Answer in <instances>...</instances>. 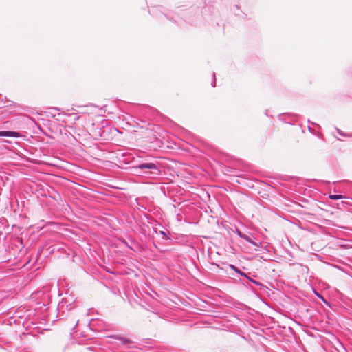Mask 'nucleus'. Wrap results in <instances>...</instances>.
I'll return each mask as SVG.
<instances>
[{
	"label": "nucleus",
	"instance_id": "nucleus-2",
	"mask_svg": "<svg viewBox=\"0 0 352 352\" xmlns=\"http://www.w3.org/2000/svg\"><path fill=\"white\" fill-rule=\"evenodd\" d=\"M76 306V298L74 296L69 295L62 298V300L58 305V309L59 311L63 312L65 309L69 311Z\"/></svg>",
	"mask_w": 352,
	"mask_h": 352
},
{
	"label": "nucleus",
	"instance_id": "nucleus-8",
	"mask_svg": "<svg viewBox=\"0 0 352 352\" xmlns=\"http://www.w3.org/2000/svg\"><path fill=\"white\" fill-rule=\"evenodd\" d=\"M154 231H155V233L158 234L157 230H155ZM159 234L162 236L163 239L170 240V233L169 232L167 234L165 231L160 230L159 232Z\"/></svg>",
	"mask_w": 352,
	"mask_h": 352
},
{
	"label": "nucleus",
	"instance_id": "nucleus-5",
	"mask_svg": "<svg viewBox=\"0 0 352 352\" xmlns=\"http://www.w3.org/2000/svg\"><path fill=\"white\" fill-rule=\"evenodd\" d=\"M122 243H124V245L128 247L129 249H131V250L134 251V252H138V251H140V245L136 243L135 241H134L133 240H131V244H128V243L123 240L122 241Z\"/></svg>",
	"mask_w": 352,
	"mask_h": 352
},
{
	"label": "nucleus",
	"instance_id": "nucleus-16",
	"mask_svg": "<svg viewBox=\"0 0 352 352\" xmlns=\"http://www.w3.org/2000/svg\"><path fill=\"white\" fill-rule=\"evenodd\" d=\"M240 276H243V277H245V278H248V276H249V275H248V274H246V273H245V272H242L241 273H240Z\"/></svg>",
	"mask_w": 352,
	"mask_h": 352
},
{
	"label": "nucleus",
	"instance_id": "nucleus-4",
	"mask_svg": "<svg viewBox=\"0 0 352 352\" xmlns=\"http://www.w3.org/2000/svg\"><path fill=\"white\" fill-rule=\"evenodd\" d=\"M253 237V236H250L246 234H243V235L241 236V239L255 246V250H258L261 243L254 241L252 239Z\"/></svg>",
	"mask_w": 352,
	"mask_h": 352
},
{
	"label": "nucleus",
	"instance_id": "nucleus-12",
	"mask_svg": "<svg viewBox=\"0 0 352 352\" xmlns=\"http://www.w3.org/2000/svg\"><path fill=\"white\" fill-rule=\"evenodd\" d=\"M164 15L166 16V17L168 20H170V21H173V19H174V16H170V14H164Z\"/></svg>",
	"mask_w": 352,
	"mask_h": 352
},
{
	"label": "nucleus",
	"instance_id": "nucleus-10",
	"mask_svg": "<svg viewBox=\"0 0 352 352\" xmlns=\"http://www.w3.org/2000/svg\"><path fill=\"white\" fill-rule=\"evenodd\" d=\"M329 198L333 200H338L343 198L342 195H330Z\"/></svg>",
	"mask_w": 352,
	"mask_h": 352
},
{
	"label": "nucleus",
	"instance_id": "nucleus-11",
	"mask_svg": "<svg viewBox=\"0 0 352 352\" xmlns=\"http://www.w3.org/2000/svg\"><path fill=\"white\" fill-rule=\"evenodd\" d=\"M118 340L120 341V343L122 344H123V345L129 344V343L131 342V341L129 339L126 338L119 337Z\"/></svg>",
	"mask_w": 352,
	"mask_h": 352
},
{
	"label": "nucleus",
	"instance_id": "nucleus-18",
	"mask_svg": "<svg viewBox=\"0 0 352 352\" xmlns=\"http://www.w3.org/2000/svg\"><path fill=\"white\" fill-rule=\"evenodd\" d=\"M78 324V321L76 322L75 326L74 327V329L76 327V326Z\"/></svg>",
	"mask_w": 352,
	"mask_h": 352
},
{
	"label": "nucleus",
	"instance_id": "nucleus-7",
	"mask_svg": "<svg viewBox=\"0 0 352 352\" xmlns=\"http://www.w3.org/2000/svg\"><path fill=\"white\" fill-rule=\"evenodd\" d=\"M247 279L252 282V283H254V285L258 286L261 289H263L266 287L263 283L252 278L250 276H248V278H247Z\"/></svg>",
	"mask_w": 352,
	"mask_h": 352
},
{
	"label": "nucleus",
	"instance_id": "nucleus-9",
	"mask_svg": "<svg viewBox=\"0 0 352 352\" xmlns=\"http://www.w3.org/2000/svg\"><path fill=\"white\" fill-rule=\"evenodd\" d=\"M229 267L230 269L234 270L236 273H237L239 275H240V273L242 272V271L240 269H239L236 266H235L234 265L230 264Z\"/></svg>",
	"mask_w": 352,
	"mask_h": 352
},
{
	"label": "nucleus",
	"instance_id": "nucleus-1",
	"mask_svg": "<svg viewBox=\"0 0 352 352\" xmlns=\"http://www.w3.org/2000/svg\"><path fill=\"white\" fill-rule=\"evenodd\" d=\"M134 168L142 170L143 173H149L155 176L160 175L161 173L157 164L151 162H140L134 166Z\"/></svg>",
	"mask_w": 352,
	"mask_h": 352
},
{
	"label": "nucleus",
	"instance_id": "nucleus-13",
	"mask_svg": "<svg viewBox=\"0 0 352 352\" xmlns=\"http://www.w3.org/2000/svg\"><path fill=\"white\" fill-rule=\"evenodd\" d=\"M316 294L317 296H318L319 298L322 299V301H324V302H327L326 300L324 299V298L321 294H318V293H317V292H316Z\"/></svg>",
	"mask_w": 352,
	"mask_h": 352
},
{
	"label": "nucleus",
	"instance_id": "nucleus-3",
	"mask_svg": "<svg viewBox=\"0 0 352 352\" xmlns=\"http://www.w3.org/2000/svg\"><path fill=\"white\" fill-rule=\"evenodd\" d=\"M89 327L90 329L94 331L101 332L103 331H107L109 328V324L101 320L92 319L90 321Z\"/></svg>",
	"mask_w": 352,
	"mask_h": 352
},
{
	"label": "nucleus",
	"instance_id": "nucleus-14",
	"mask_svg": "<svg viewBox=\"0 0 352 352\" xmlns=\"http://www.w3.org/2000/svg\"><path fill=\"white\" fill-rule=\"evenodd\" d=\"M236 233L237 235L241 239V236L243 235L244 233L241 232L239 230L236 229Z\"/></svg>",
	"mask_w": 352,
	"mask_h": 352
},
{
	"label": "nucleus",
	"instance_id": "nucleus-17",
	"mask_svg": "<svg viewBox=\"0 0 352 352\" xmlns=\"http://www.w3.org/2000/svg\"><path fill=\"white\" fill-rule=\"evenodd\" d=\"M337 131H338V133H339L340 135H342V136H344V133H342L340 129H337Z\"/></svg>",
	"mask_w": 352,
	"mask_h": 352
},
{
	"label": "nucleus",
	"instance_id": "nucleus-15",
	"mask_svg": "<svg viewBox=\"0 0 352 352\" xmlns=\"http://www.w3.org/2000/svg\"><path fill=\"white\" fill-rule=\"evenodd\" d=\"M213 77H214V81L212 82V86L214 87L216 86V78H215V73H213Z\"/></svg>",
	"mask_w": 352,
	"mask_h": 352
},
{
	"label": "nucleus",
	"instance_id": "nucleus-6",
	"mask_svg": "<svg viewBox=\"0 0 352 352\" xmlns=\"http://www.w3.org/2000/svg\"><path fill=\"white\" fill-rule=\"evenodd\" d=\"M19 136H20L19 133H18L16 131H0V137L19 138Z\"/></svg>",
	"mask_w": 352,
	"mask_h": 352
}]
</instances>
